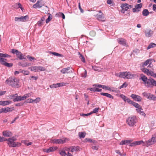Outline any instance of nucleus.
<instances>
[{"label": "nucleus", "instance_id": "obj_10", "mask_svg": "<svg viewBox=\"0 0 156 156\" xmlns=\"http://www.w3.org/2000/svg\"><path fill=\"white\" fill-rule=\"evenodd\" d=\"M145 35L147 37H150L153 34L154 32L149 28L146 29L144 32Z\"/></svg>", "mask_w": 156, "mask_h": 156}, {"label": "nucleus", "instance_id": "obj_43", "mask_svg": "<svg viewBox=\"0 0 156 156\" xmlns=\"http://www.w3.org/2000/svg\"><path fill=\"white\" fill-rule=\"evenodd\" d=\"M27 58L30 61H32L34 60H36V59L33 57L30 56L28 55L27 56Z\"/></svg>", "mask_w": 156, "mask_h": 156}, {"label": "nucleus", "instance_id": "obj_17", "mask_svg": "<svg viewBox=\"0 0 156 156\" xmlns=\"http://www.w3.org/2000/svg\"><path fill=\"white\" fill-rule=\"evenodd\" d=\"M121 7L122 9L121 12L123 13H124L125 11H127L129 9L128 4L127 3H124L122 4Z\"/></svg>", "mask_w": 156, "mask_h": 156}, {"label": "nucleus", "instance_id": "obj_19", "mask_svg": "<svg viewBox=\"0 0 156 156\" xmlns=\"http://www.w3.org/2000/svg\"><path fill=\"white\" fill-rule=\"evenodd\" d=\"M97 19L102 21H105V18L104 16V14L103 13H101V14H97L96 15Z\"/></svg>", "mask_w": 156, "mask_h": 156}, {"label": "nucleus", "instance_id": "obj_2", "mask_svg": "<svg viewBox=\"0 0 156 156\" xmlns=\"http://www.w3.org/2000/svg\"><path fill=\"white\" fill-rule=\"evenodd\" d=\"M7 140V141L8 142V144L10 147H18L21 146V145L20 143L14 142L16 139L14 137L9 138Z\"/></svg>", "mask_w": 156, "mask_h": 156}, {"label": "nucleus", "instance_id": "obj_63", "mask_svg": "<svg viewBox=\"0 0 156 156\" xmlns=\"http://www.w3.org/2000/svg\"><path fill=\"white\" fill-rule=\"evenodd\" d=\"M86 140H87V141L88 142H89L94 143V140H93L90 139H86Z\"/></svg>", "mask_w": 156, "mask_h": 156}, {"label": "nucleus", "instance_id": "obj_11", "mask_svg": "<svg viewBox=\"0 0 156 156\" xmlns=\"http://www.w3.org/2000/svg\"><path fill=\"white\" fill-rule=\"evenodd\" d=\"M140 70L142 72H144L147 76H151L153 72V71L149 70L148 69H147L146 68H141L140 69Z\"/></svg>", "mask_w": 156, "mask_h": 156}, {"label": "nucleus", "instance_id": "obj_35", "mask_svg": "<svg viewBox=\"0 0 156 156\" xmlns=\"http://www.w3.org/2000/svg\"><path fill=\"white\" fill-rule=\"evenodd\" d=\"M86 135V133L83 132H80L79 133V135L80 138H84Z\"/></svg>", "mask_w": 156, "mask_h": 156}, {"label": "nucleus", "instance_id": "obj_42", "mask_svg": "<svg viewBox=\"0 0 156 156\" xmlns=\"http://www.w3.org/2000/svg\"><path fill=\"white\" fill-rule=\"evenodd\" d=\"M66 84H68V83H65L64 82L60 83H57V84L58 85V87H62L65 86Z\"/></svg>", "mask_w": 156, "mask_h": 156}, {"label": "nucleus", "instance_id": "obj_22", "mask_svg": "<svg viewBox=\"0 0 156 156\" xmlns=\"http://www.w3.org/2000/svg\"><path fill=\"white\" fill-rule=\"evenodd\" d=\"M120 97L124 100V101L126 102H127L128 103H129L131 101L129 98L122 94H121Z\"/></svg>", "mask_w": 156, "mask_h": 156}, {"label": "nucleus", "instance_id": "obj_55", "mask_svg": "<svg viewBox=\"0 0 156 156\" xmlns=\"http://www.w3.org/2000/svg\"><path fill=\"white\" fill-rule=\"evenodd\" d=\"M1 113H6L7 112L6 108H2L0 109Z\"/></svg>", "mask_w": 156, "mask_h": 156}, {"label": "nucleus", "instance_id": "obj_58", "mask_svg": "<svg viewBox=\"0 0 156 156\" xmlns=\"http://www.w3.org/2000/svg\"><path fill=\"white\" fill-rule=\"evenodd\" d=\"M136 145V141L131 143L129 145V146L131 147H134Z\"/></svg>", "mask_w": 156, "mask_h": 156}, {"label": "nucleus", "instance_id": "obj_27", "mask_svg": "<svg viewBox=\"0 0 156 156\" xmlns=\"http://www.w3.org/2000/svg\"><path fill=\"white\" fill-rule=\"evenodd\" d=\"M131 142V140H124L122 141L120 143V145H123L126 144H129Z\"/></svg>", "mask_w": 156, "mask_h": 156}, {"label": "nucleus", "instance_id": "obj_8", "mask_svg": "<svg viewBox=\"0 0 156 156\" xmlns=\"http://www.w3.org/2000/svg\"><path fill=\"white\" fill-rule=\"evenodd\" d=\"M60 72L62 74L71 73L73 72L72 71V68L70 67L62 69L61 70Z\"/></svg>", "mask_w": 156, "mask_h": 156}, {"label": "nucleus", "instance_id": "obj_1", "mask_svg": "<svg viewBox=\"0 0 156 156\" xmlns=\"http://www.w3.org/2000/svg\"><path fill=\"white\" fill-rule=\"evenodd\" d=\"M6 82L12 87H19L20 86L19 80L14 77H9L6 80Z\"/></svg>", "mask_w": 156, "mask_h": 156}, {"label": "nucleus", "instance_id": "obj_4", "mask_svg": "<svg viewBox=\"0 0 156 156\" xmlns=\"http://www.w3.org/2000/svg\"><path fill=\"white\" fill-rule=\"evenodd\" d=\"M155 143H156V137L154 135H153L151 139L145 142L144 145H146V146L147 147Z\"/></svg>", "mask_w": 156, "mask_h": 156}, {"label": "nucleus", "instance_id": "obj_45", "mask_svg": "<svg viewBox=\"0 0 156 156\" xmlns=\"http://www.w3.org/2000/svg\"><path fill=\"white\" fill-rule=\"evenodd\" d=\"M17 58L20 60H22L23 59H26L24 57V55L21 53L20 55L17 56Z\"/></svg>", "mask_w": 156, "mask_h": 156}, {"label": "nucleus", "instance_id": "obj_41", "mask_svg": "<svg viewBox=\"0 0 156 156\" xmlns=\"http://www.w3.org/2000/svg\"><path fill=\"white\" fill-rule=\"evenodd\" d=\"M19 66H21L23 67H26L30 66V65L27 63H25L23 64L21 63H19Z\"/></svg>", "mask_w": 156, "mask_h": 156}, {"label": "nucleus", "instance_id": "obj_18", "mask_svg": "<svg viewBox=\"0 0 156 156\" xmlns=\"http://www.w3.org/2000/svg\"><path fill=\"white\" fill-rule=\"evenodd\" d=\"M151 61V60L150 59H148L146 61L144 62L141 63L140 66V68H145V67Z\"/></svg>", "mask_w": 156, "mask_h": 156}, {"label": "nucleus", "instance_id": "obj_3", "mask_svg": "<svg viewBox=\"0 0 156 156\" xmlns=\"http://www.w3.org/2000/svg\"><path fill=\"white\" fill-rule=\"evenodd\" d=\"M136 122V118L134 116L129 117L126 120L127 124L130 126H133Z\"/></svg>", "mask_w": 156, "mask_h": 156}, {"label": "nucleus", "instance_id": "obj_7", "mask_svg": "<svg viewBox=\"0 0 156 156\" xmlns=\"http://www.w3.org/2000/svg\"><path fill=\"white\" fill-rule=\"evenodd\" d=\"M128 72H120L119 73H115V75L117 77L127 79Z\"/></svg>", "mask_w": 156, "mask_h": 156}, {"label": "nucleus", "instance_id": "obj_44", "mask_svg": "<svg viewBox=\"0 0 156 156\" xmlns=\"http://www.w3.org/2000/svg\"><path fill=\"white\" fill-rule=\"evenodd\" d=\"M136 145H140V144H142V145L143 146H146V145H144V143L145 142H144L142 140L136 141Z\"/></svg>", "mask_w": 156, "mask_h": 156}, {"label": "nucleus", "instance_id": "obj_47", "mask_svg": "<svg viewBox=\"0 0 156 156\" xmlns=\"http://www.w3.org/2000/svg\"><path fill=\"white\" fill-rule=\"evenodd\" d=\"M87 76V71L86 70H84V72L83 73H82L81 74V76L84 77L86 78Z\"/></svg>", "mask_w": 156, "mask_h": 156}, {"label": "nucleus", "instance_id": "obj_16", "mask_svg": "<svg viewBox=\"0 0 156 156\" xmlns=\"http://www.w3.org/2000/svg\"><path fill=\"white\" fill-rule=\"evenodd\" d=\"M57 149V147H51L47 149H44L43 151L45 152L49 153L51 152L54 151Z\"/></svg>", "mask_w": 156, "mask_h": 156}, {"label": "nucleus", "instance_id": "obj_13", "mask_svg": "<svg viewBox=\"0 0 156 156\" xmlns=\"http://www.w3.org/2000/svg\"><path fill=\"white\" fill-rule=\"evenodd\" d=\"M139 77V75L137 74H132L130 72H128L127 79H134Z\"/></svg>", "mask_w": 156, "mask_h": 156}, {"label": "nucleus", "instance_id": "obj_46", "mask_svg": "<svg viewBox=\"0 0 156 156\" xmlns=\"http://www.w3.org/2000/svg\"><path fill=\"white\" fill-rule=\"evenodd\" d=\"M60 154L62 156H66V151L64 150L61 151L59 152Z\"/></svg>", "mask_w": 156, "mask_h": 156}, {"label": "nucleus", "instance_id": "obj_23", "mask_svg": "<svg viewBox=\"0 0 156 156\" xmlns=\"http://www.w3.org/2000/svg\"><path fill=\"white\" fill-rule=\"evenodd\" d=\"M12 103V101H0V105L2 106H5L9 105Z\"/></svg>", "mask_w": 156, "mask_h": 156}, {"label": "nucleus", "instance_id": "obj_28", "mask_svg": "<svg viewBox=\"0 0 156 156\" xmlns=\"http://www.w3.org/2000/svg\"><path fill=\"white\" fill-rule=\"evenodd\" d=\"M100 94L101 95L106 96V97L109 98H112V99L113 98V97L112 95L108 93H101Z\"/></svg>", "mask_w": 156, "mask_h": 156}, {"label": "nucleus", "instance_id": "obj_5", "mask_svg": "<svg viewBox=\"0 0 156 156\" xmlns=\"http://www.w3.org/2000/svg\"><path fill=\"white\" fill-rule=\"evenodd\" d=\"M28 69H30L31 71H34L35 72L44 71L45 70V68L40 66H31Z\"/></svg>", "mask_w": 156, "mask_h": 156}, {"label": "nucleus", "instance_id": "obj_50", "mask_svg": "<svg viewBox=\"0 0 156 156\" xmlns=\"http://www.w3.org/2000/svg\"><path fill=\"white\" fill-rule=\"evenodd\" d=\"M4 65L8 67H10L12 66L13 64L12 63H8L6 62Z\"/></svg>", "mask_w": 156, "mask_h": 156}, {"label": "nucleus", "instance_id": "obj_49", "mask_svg": "<svg viewBox=\"0 0 156 156\" xmlns=\"http://www.w3.org/2000/svg\"><path fill=\"white\" fill-rule=\"evenodd\" d=\"M57 84V83L56 84L51 85L50 86V87L51 88H56L57 87H58V85Z\"/></svg>", "mask_w": 156, "mask_h": 156}, {"label": "nucleus", "instance_id": "obj_15", "mask_svg": "<svg viewBox=\"0 0 156 156\" xmlns=\"http://www.w3.org/2000/svg\"><path fill=\"white\" fill-rule=\"evenodd\" d=\"M66 142V139L64 140L60 139H54L52 140V142L56 144H63Z\"/></svg>", "mask_w": 156, "mask_h": 156}, {"label": "nucleus", "instance_id": "obj_21", "mask_svg": "<svg viewBox=\"0 0 156 156\" xmlns=\"http://www.w3.org/2000/svg\"><path fill=\"white\" fill-rule=\"evenodd\" d=\"M3 135L4 136L7 137L11 136L12 135V134L11 132L9 131H4L3 132Z\"/></svg>", "mask_w": 156, "mask_h": 156}, {"label": "nucleus", "instance_id": "obj_57", "mask_svg": "<svg viewBox=\"0 0 156 156\" xmlns=\"http://www.w3.org/2000/svg\"><path fill=\"white\" fill-rule=\"evenodd\" d=\"M78 7L79 8V9L80 10V11L82 13L83 12V10L81 8V6H80V3L79 2L78 3Z\"/></svg>", "mask_w": 156, "mask_h": 156}, {"label": "nucleus", "instance_id": "obj_54", "mask_svg": "<svg viewBox=\"0 0 156 156\" xmlns=\"http://www.w3.org/2000/svg\"><path fill=\"white\" fill-rule=\"evenodd\" d=\"M90 35L92 37L96 35V33L94 31H91L90 33Z\"/></svg>", "mask_w": 156, "mask_h": 156}, {"label": "nucleus", "instance_id": "obj_9", "mask_svg": "<svg viewBox=\"0 0 156 156\" xmlns=\"http://www.w3.org/2000/svg\"><path fill=\"white\" fill-rule=\"evenodd\" d=\"M130 97L136 101L140 102L142 99V98L140 96L133 94H132Z\"/></svg>", "mask_w": 156, "mask_h": 156}, {"label": "nucleus", "instance_id": "obj_30", "mask_svg": "<svg viewBox=\"0 0 156 156\" xmlns=\"http://www.w3.org/2000/svg\"><path fill=\"white\" fill-rule=\"evenodd\" d=\"M156 47V44L153 43H151L148 46L147 48V49H150L151 48L154 47Z\"/></svg>", "mask_w": 156, "mask_h": 156}, {"label": "nucleus", "instance_id": "obj_12", "mask_svg": "<svg viewBox=\"0 0 156 156\" xmlns=\"http://www.w3.org/2000/svg\"><path fill=\"white\" fill-rule=\"evenodd\" d=\"M68 149L71 152H73L74 151H79L81 150V148L79 146H72L68 148Z\"/></svg>", "mask_w": 156, "mask_h": 156}, {"label": "nucleus", "instance_id": "obj_39", "mask_svg": "<svg viewBox=\"0 0 156 156\" xmlns=\"http://www.w3.org/2000/svg\"><path fill=\"white\" fill-rule=\"evenodd\" d=\"M6 59L2 58H0V62L2 65H4L5 63L6 62L5 61Z\"/></svg>", "mask_w": 156, "mask_h": 156}, {"label": "nucleus", "instance_id": "obj_40", "mask_svg": "<svg viewBox=\"0 0 156 156\" xmlns=\"http://www.w3.org/2000/svg\"><path fill=\"white\" fill-rule=\"evenodd\" d=\"M20 96H16V97L14 98L13 99V101L14 102L18 101H20Z\"/></svg>", "mask_w": 156, "mask_h": 156}, {"label": "nucleus", "instance_id": "obj_51", "mask_svg": "<svg viewBox=\"0 0 156 156\" xmlns=\"http://www.w3.org/2000/svg\"><path fill=\"white\" fill-rule=\"evenodd\" d=\"M142 6V4L140 3L136 5L135 6V7L137 9H139L141 8Z\"/></svg>", "mask_w": 156, "mask_h": 156}, {"label": "nucleus", "instance_id": "obj_32", "mask_svg": "<svg viewBox=\"0 0 156 156\" xmlns=\"http://www.w3.org/2000/svg\"><path fill=\"white\" fill-rule=\"evenodd\" d=\"M20 73H22L24 75H27L29 74V72L27 70H20Z\"/></svg>", "mask_w": 156, "mask_h": 156}, {"label": "nucleus", "instance_id": "obj_64", "mask_svg": "<svg viewBox=\"0 0 156 156\" xmlns=\"http://www.w3.org/2000/svg\"><path fill=\"white\" fill-rule=\"evenodd\" d=\"M140 10L137 9L135 7V8H133V11L134 12H138L140 11Z\"/></svg>", "mask_w": 156, "mask_h": 156}, {"label": "nucleus", "instance_id": "obj_20", "mask_svg": "<svg viewBox=\"0 0 156 156\" xmlns=\"http://www.w3.org/2000/svg\"><path fill=\"white\" fill-rule=\"evenodd\" d=\"M41 1H38L35 4L33 5V8H41L43 5L41 3Z\"/></svg>", "mask_w": 156, "mask_h": 156}, {"label": "nucleus", "instance_id": "obj_59", "mask_svg": "<svg viewBox=\"0 0 156 156\" xmlns=\"http://www.w3.org/2000/svg\"><path fill=\"white\" fill-rule=\"evenodd\" d=\"M8 139H6L4 137H0V142H2L3 141H7Z\"/></svg>", "mask_w": 156, "mask_h": 156}, {"label": "nucleus", "instance_id": "obj_6", "mask_svg": "<svg viewBox=\"0 0 156 156\" xmlns=\"http://www.w3.org/2000/svg\"><path fill=\"white\" fill-rule=\"evenodd\" d=\"M29 19V17L28 16L26 15L24 16H21L18 17H15L14 20L16 22H24L28 20Z\"/></svg>", "mask_w": 156, "mask_h": 156}, {"label": "nucleus", "instance_id": "obj_56", "mask_svg": "<svg viewBox=\"0 0 156 156\" xmlns=\"http://www.w3.org/2000/svg\"><path fill=\"white\" fill-rule=\"evenodd\" d=\"M41 98H37L33 100L34 102H35L36 103H37L40 101Z\"/></svg>", "mask_w": 156, "mask_h": 156}, {"label": "nucleus", "instance_id": "obj_14", "mask_svg": "<svg viewBox=\"0 0 156 156\" xmlns=\"http://www.w3.org/2000/svg\"><path fill=\"white\" fill-rule=\"evenodd\" d=\"M94 86L95 87H98L102 88L104 89H106L112 91H114L113 90H112L111 88L110 87L105 85L100 84H96L94 85Z\"/></svg>", "mask_w": 156, "mask_h": 156}, {"label": "nucleus", "instance_id": "obj_24", "mask_svg": "<svg viewBox=\"0 0 156 156\" xmlns=\"http://www.w3.org/2000/svg\"><path fill=\"white\" fill-rule=\"evenodd\" d=\"M137 112L139 113L140 115H143L144 116H145L146 114L143 111V109L142 108V107L141 108H140L139 109H136Z\"/></svg>", "mask_w": 156, "mask_h": 156}, {"label": "nucleus", "instance_id": "obj_52", "mask_svg": "<svg viewBox=\"0 0 156 156\" xmlns=\"http://www.w3.org/2000/svg\"><path fill=\"white\" fill-rule=\"evenodd\" d=\"M99 109V108H94L92 112H90V113H92V114L93 113H96L98 112V110Z\"/></svg>", "mask_w": 156, "mask_h": 156}, {"label": "nucleus", "instance_id": "obj_61", "mask_svg": "<svg viewBox=\"0 0 156 156\" xmlns=\"http://www.w3.org/2000/svg\"><path fill=\"white\" fill-rule=\"evenodd\" d=\"M129 104H132L134 106H135L136 105V103L134 102L133 101L131 100L130 102L129 103Z\"/></svg>", "mask_w": 156, "mask_h": 156}, {"label": "nucleus", "instance_id": "obj_37", "mask_svg": "<svg viewBox=\"0 0 156 156\" xmlns=\"http://www.w3.org/2000/svg\"><path fill=\"white\" fill-rule=\"evenodd\" d=\"M0 57H10L11 56L6 54H2L0 53Z\"/></svg>", "mask_w": 156, "mask_h": 156}, {"label": "nucleus", "instance_id": "obj_34", "mask_svg": "<svg viewBox=\"0 0 156 156\" xmlns=\"http://www.w3.org/2000/svg\"><path fill=\"white\" fill-rule=\"evenodd\" d=\"M78 54L79 55V57L81 59V61L83 62H85V60L83 56L80 52L78 53Z\"/></svg>", "mask_w": 156, "mask_h": 156}, {"label": "nucleus", "instance_id": "obj_38", "mask_svg": "<svg viewBox=\"0 0 156 156\" xmlns=\"http://www.w3.org/2000/svg\"><path fill=\"white\" fill-rule=\"evenodd\" d=\"M49 16L48 18L46 19V23H48L52 19V15L50 14H49Z\"/></svg>", "mask_w": 156, "mask_h": 156}, {"label": "nucleus", "instance_id": "obj_29", "mask_svg": "<svg viewBox=\"0 0 156 156\" xmlns=\"http://www.w3.org/2000/svg\"><path fill=\"white\" fill-rule=\"evenodd\" d=\"M44 20V17H42L41 20L37 23V24L39 26H41L43 23V21Z\"/></svg>", "mask_w": 156, "mask_h": 156}, {"label": "nucleus", "instance_id": "obj_26", "mask_svg": "<svg viewBox=\"0 0 156 156\" xmlns=\"http://www.w3.org/2000/svg\"><path fill=\"white\" fill-rule=\"evenodd\" d=\"M11 52L14 54H16L17 56L20 55L21 53L20 51H19L17 50L14 49H12Z\"/></svg>", "mask_w": 156, "mask_h": 156}, {"label": "nucleus", "instance_id": "obj_36", "mask_svg": "<svg viewBox=\"0 0 156 156\" xmlns=\"http://www.w3.org/2000/svg\"><path fill=\"white\" fill-rule=\"evenodd\" d=\"M51 53L52 54L58 57H63V55L61 54L55 52H51Z\"/></svg>", "mask_w": 156, "mask_h": 156}, {"label": "nucleus", "instance_id": "obj_31", "mask_svg": "<svg viewBox=\"0 0 156 156\" xmlns=\"http://www.w3.org/2000/svg\"><path fill=\"white\" fill-rule=\"evenodd\" d=\"M149 14V12L147 9H144L142 12V14L144 16H147Z\"/></svg>", "mask_w": 156, "mask_h": 156}, {"label": "nucleus", "instance_id": "obj_25", "mask_svg": "<svg viewBox=\"0 0 156 156\" xmlns=\"http://www.w3.org/2000/svg\"><path fill=\"white\" fill-rule=\"evenodd\" d=\"M117 41L118 43L123 45H126V41L123 38H119L117 39Z\"/></svg>", "mask_w": 156, "mask_h": 156}, {"label": "nucleus", "instance_id": "obj_60", "mask_svg": "<svg viewBox=\"0 0 156 156\" xmlns=\"http://www.w3.org/2000/svg\"><path fill=\"white\" fill-rule=\"evenodd\" d=\"M92 114V113H89L87 114H81L80 115L83 116H88Z\"/></svg>", "mask_w": 156, "mask_h": 156}, {"label": "nucleus", "instance_id": "obj_62", "mask_svg": "<svg viewBox=\"0 0 156 156\" xmlns=\"http://www.w3.org/2000/svg\"><path fill=\"white\" fill-rule=\"evenodd\" d=\"M27 102L28 103H31L34 102L33 100L32 99L30 98L28 99L27 100Z\"/></svg>", "mask_w": 156, "mask_h": 156}, {"label": "nucleus", "instance_id": "obj_53", "mask_svg": "<svg viewBox=\"0 0 156 156\" xmlns=\"http://www.w3.org/2000/svg\"><path fill=\"white\" fill-rule=\"evenodd\" d=\"M150 100H156V96H155L154 95L151 94Z\"/></svg>", "mask_w": 156, "mask_h": 156}, {"label": "nucleus", "instance_id": "obj_33", "mask_svg": "<svg viewBox=\"0 0 156 156\" xmlns=\"http://www.w3.org/2000/svg\"><path fill=\"white\" fill-rule=\"evenodd\" d=\"M151 94L150 93H147L146 92H144L142 94L144 96L148 99H150Z\"/></svg>", "mask_w": 156, "mask_h": 156}, {"label": "nucleus", "instance_id": "obj_48", "mask_svg": "<svg viewBox=\"0 0 156 156\" xmlns=\"http://www.w3.org/2000/svg\"><path fill=\"white\" fill-rule=\"evenodd\" d=\"M128 84L126 82L124 83L120 87L119 89H121L123 87H126L127 86Z\"/></svg>", "mask_w": 156, "mask_h": 156}]
</instances>
